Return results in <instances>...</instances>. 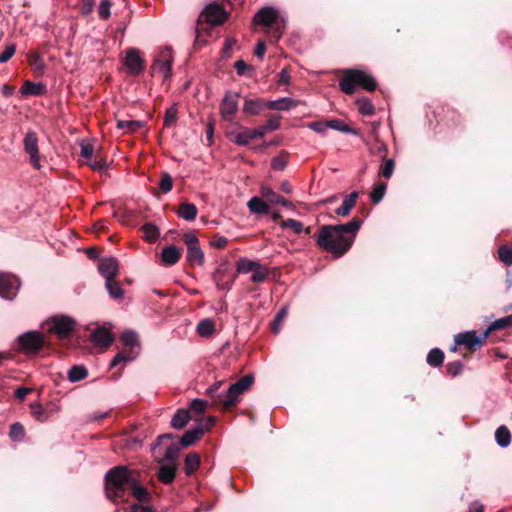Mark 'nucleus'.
<instances>
[{"instance_id":"nucleus-1","label":"nucleus","mask_w":512,"mask_h":512,"mask_svg":"<svg viewBox=\"0 0 512 512\" xmlns=\"http://www.w3.org/2000/svg\"><path fill=\"white\" fill-rule=\"evenodd\" d=\"M105 491L114 502L128 501L131 496L139 501L148 499V492L141 485L139 471L126 466H117L106 474Z\"/></svg>"},{"instance_id":"nucleus-2","label":"nucleus","mask_w":512,"mask_h":512,"mask_svg":"<svg viewBox=\"0 0 512 512\" xmlns=\"http://www.w3.org/2000/svg\"><path fill=\"white\" fill-rule=\"evenodd\" d=\"M362 221L352 219L347 224L323 226L316 238L317 245L335 257L343 256L352 246Z\"/></svg>"},{"instance_id":"nucleus-3","label":"nucleus","mask_w":512,"mask_h":512,"mask_svg":"<svg viewBox=\"0 0 512 512\" xmlns=\"http://www.w3.org/2000/svg\"><path fill=\"white\" fill-rule=\"evenodd\" d=\"M252 383L253 377L245 375L231 384L226 392H218L221 386V382H218L209 387L207 393L213 399L215 405H221L224 410H228L239 401L240 396L251 387Z\"/></svg>"},{"instance_id":"nucleus-4","label":"nucleus","mask_w":512,"mask_h":512,"mask_svg":"<svg viewBox=\"0 0 512 512\" xmlns=\"http://www.w3.org/2000/svg\"><path fill=\"white\" fill-rule=\"evenodd\" d=\"M253 23L263 27L271 35V42L276 43L286 30L287 20L278 9L265 6L254 15Z\"/></svg>"},{"instance_id":"nucleus-5","label":"nucleus","mask_w":512,"mask_h":512,"mask_svg":"<svg viewBox=\"0 0 512 512\" xmlns=\"http://www.w3.org/2000/svg\"><path fill=\"white\" fill-rule=\"evenodd\" d=\"M340 90L348 95L353 94L357 87L367 91H374L377 87L376 80L366 72L358 69H347L339 81Z\"/></svg>"},{"instance_id":"nucleus-6","label":"nucleus","mask_w":512,"mask_h":512,"mask_svg":"<svg viewBox=\"0 0 512 512\" xmlns=\"http://www.w3.org/2000/svg\"><path fill=\"white\" fill-rule=\"evenodd\" d=\"M45 325L49 333L55 334L58 339L63 340L70 337L76 322L69 316L56 315L47 320Z\"/></svg>"},{"instance_id":"nucleus-7","label":"nucleus","mask_w":512,"mask_h":512,"mask_svg":"<svg viewBox=\"0 0 512 512\" xmlns=\"http://www.w3.org/2000/svg\"><path fill=\"white\" fill-rule=\"evenodd\" d=\"M46 339L44 335L37 331H28L16 340L17 350L25 354H36L44 346Z\"/></svg>"},{"instance_id":"nucleus-8","label":"nucleus","mask_w":512,"mask_h":512,"mask_svg":"<svg viewBox=\"0 0 512 512\" xmlns=\"http://www.w3.org/2000/svg\"><path fill=\"white\" fill-rule=\"evenodd\" d=\"M124 350L118 353L111 361L110 367H116L120 363H127L135 358L134 349L138 347V336L133 331H124L121 335Z\"/></svg>"},{"instance_id":"nucleus-9","label":"nucleus","mask_w":512,"mask_h":512,"mask_svg":"<svg viewBox=\"0 0 512 512\" xmlns=\"http://www.w3.org/2000/svg\"><path fill=\"white\" fill-rule=\"evenodd\" d=\"M187 247L186 259L190 265L202 266L205 262V255L200 247V242L195 232H187L183 236Z\"/></svg>"},{"instance_id":"nucleus-10","label":"nucleus","mask_w":512,"mask_h":512,"mask_svg":"<svg viewBox=\"0 0 512 512\" xmlns=\"http://www.w3.org/2000/svg\"><path fill=\"white\" fill-rule=\"evenodd\" d=\"M172 62V50L168 47L159 49L151 66L152 74H161L163 79L170 78Z\"/></svg>"},{"instance_id":"nucleus-11","label":"nucleus","mask_w":512,"mask_h":512,"mask_svg":"<svg viewBox=\"0 0 512 512\" xmlns=\"http://www.w3.org/2000/svg\"><path fill=\"white\" fill-rule=\"evenodd\" d=\"M23 148L29 156L30 164L33 168L39 170L41 168V157L39 152V138L36 132L27 131L23 138Z\"/></svg>"},{"instance_id":"nucleus-12","label":"nucleus","mask_w":512,"mask_h":512,"mask_svg":"<svg viewBox=\"0 0 512 512\" xmlns=\"http://www.w3.org/2000/svg\"><path fill=\"white\" fill-rule=\"evenodd\" d=\"M215 424L214 417H207L203 419L198 425L186 431L181 437L180 443L183 447H187L195 443L207 431H209Z\"/></svg>"},{"instance_id":"nucleus-13","label":"nucleus","mask_w":512,"mask_h":512,"mask_svg":"<svg viewBox=\"0 0 512 512\" xmlns=\"http://www.w3.org/2000/svg\"><path fill=\"white\" fill-rule=\"evenodd\" d=\"M19 286V280L14 275L0 272V296L2 298L13 299Z\"/></svg>"},{"instance_id":"nucleus-14","label":"nucleus","mask_w":512,"mask_h":512,"mask_svg":"<svg viewBox=\"0 0 512 512\" xmlns=\"http://www.w3.org/2000/svg\"><path fill=\"white\" fill-rule=\"evenodd\" d=\"M124 65L130 75H139L144 69V60L140 56V52L136 48H130L126 51Z\"/></svg>"},{"instance_id":"nucleus-15","label":"nucleus","mask_w":512,"mask_h":512,"mask_svg":"<svg viewBox=\"0 0 512 512\" xmlns=\"http://www.w3.org/2000/svg\"><path fill=\"white\" fill-rule=\"evenodd\" d=\"M488 336H486V332L484 331L481 335H477L475 331H468L464 333H460L455 336V344L463 345L469 349L474 347H481Z\"/></svg>"},{"instance_id":"nucleus-16","label":"nucleus","mask_w":512,"mask_h":512,"mask_svg":"<svg viewBox=\"0 0 512 512\" xmlns=\"http://www.w3.org/2000/svg\"><path fill=\"white\" fill-rule=\"evenodd\" d=\"M206 22L215 26L223 24L227 19V13L219 4H210L202 12Z\"/></svg>"},{"instance_id":"nucleus-17","label":"nucleus","mask_w":512,"mask_h":512,"mask_svg":"<svg viewBox=\"0 0 512 512\" xmlns=\"http://www.w3.org/2000/svg\"><path fill=\"white\" fill-rule=\"evenodd\" d=\"M238 97L236 93H226L220 106V113L224 120L231 121L233 119L238 109Z\"/></svg>"},{"instance_id":"nucleus-18","label":"nucleus","mask_w":512,"mask_h":512,"mask_svg":"<svg viewBox=\"0 0 512 512\" xmlns=\"http://www.w3.org/2000/svg\"><path fill=\"white\" fill-rule=\"evenodd\" d=\"M98 270L106 281L112 280L119 273V263L113 257L102 258L99 261Z\"/></svg>"},{"instance_id":"nucleus-19","label":"nucleus","mask_w":512,"mask_h":512,"mask_svg":"<svg viewBox=\"0 0 512 512\" xmlns=\"http://www.w3.org/2000/svg\"><path fill=\"white\" fill-rule=\"evenodd\" d=\"M91 341L98 347L108 348L113 341V337L108 329L97 328L91 333Z\"/></svg>"},{"instance_id":"nucleus-20","label":"nucleus","mask_w":512,"mask_h":512,"mask_svg":"<svg viewBox=\"0 0 512 512\" xmlns=\"http://www.w3.org/2000/svg\"><path fill=\"white\" fill-rule=\"evenodd\" d=\"M260 194L264 199H266V202L271 204H278L284 207H288L290 205V202L287 199L276 193L270 187L262 186Z\"/></svg>"},{"instance_id":"nucleus-21","label":"nucleus","mask_w":512,"mask_h":512,"mask_svg":"<svg viewBox=\"0 0 512 512\" xmlns=\"http://www.w3.org/2000/svg\"><path fill=\"white\" fill-rule=\"evenodd\" d=\"M298 104L297 101L293 100L289 97L280 98L278 100L266 101L264 103L267 109L278 110V111H287L293 107H296Z\"/></svg>"},{"instance_id":"nucleus-22","label":"nucleus","mask_w":512,"mask_h":512,"mask_svg":"<svg viewBox=\"0 0 512 512\" xmlns=\"http://www.w3.org/2000/svg\"><path fill=\"white\" fill-rule=\"evenodd\" d=\"M197 214V207L194 204L188 202H182L177 210L178 217L186 221H194L197 217Z\"/></svg>"},{"instance_id":"nucleus-23","label":"nucleus","mask_w":512,"mask_h":512,"mask_svg":"<svg viewBox=\"0 0 512 512\" xmlns=\"http://www.w3.org/2000/svg\"><path fill=\"white\" fill-rule=\"evenodd\" d=\"M22 96H41L45 93V86L41 83L25 81L20 89Z\"/></svg>"},{"instance_id":"nucleus-24","label":"nucleus","mask_w":512,"mask_h":512,"mask_svg":"<svg viewBox=\"0 0 512 512\" xmlns=\"http://www.w3.org/2000/svg\"><path fill=\"white\" fill-rule=\"evenodd\" d=\"M162 261L169 266L176 264L181 257V250L173 245L167 246L161 253Z\"/></svg>"},{"instance_id":"nucleus-25","label":"nucleus","mask_w":512,"mask_h":512,"mask_svg":"<svg viewBox=\"0 0 512 512\" xmlns=\"http://www.w3.org/2000/svg\"><path fill=\"white\" fill-rule=\"evenodd\" d=\"M357 198H358V192H356V191L351 192L350 194L345 196L342 205L335 210V213L338 216L349 215L350 211L356 204Z\"/></svg>"},{"instance_id":"nucleus-26","label":"nucleus","mask_w":512,"mask_h":512,"mask_svg":"<svg viewBox=\"0 0 512 512\" xmlns=\"http://www.w3.org/2000/svg\"><path fill=\"white\" fill-rule=\"evenodd\" d=\"M176 467L173 463L162 464L158 471V478L165 484H170L175 479Z\"/></svg>"},{"instance_id":"nucleus-27","label":"nucleus","mask_w":512,"mask_h":512,"mask_svg":"<svg viewBox=\"0 0 512 512\" xmlns=\"http://www.w3.org/2000/svg\"><path fill=\"white\" fill-rule=\"evenodd\" d=\"M247 206H248L250 212L255 213V214L269 213V206H268L267 202L257 196L252 197L248 201Z\"/></svg>"},{"instance_id":"nucleus-28","label":"nucleus","mask_w":512,"mask_h":512,"mask_svg":"<svg viewBox=\"0 0 512 512\" xmlns=\"http://www.w3.org/2000/svg\"><path fill=\"white\" fill-rule=\"evenodd\" d=\"M512 327V315L493 321L485 330L486 336L489 337L490 333L496 330H503Z\"/></svg>"},{"instance_id":"nucleus-29","label":"nucleus","mask_w":512,"mask_h":512,"mask_svg":"<svg viewBox=\"0 0 512 512\" xmlns=\"http://www.w3.org/2000/svg\"><path fill=\"white\" fill-rule=\"evenodd\" d=\"M495 440L497 444L502 448H506L510 445L511 433L505 425H502L496 429Z\"/></svg>"},{"instance_id":"nucleus-30","label":"nucleus","mask_w":512,"mask_h":512,"mask_svg":"<svg viewBox=\"0 0 512 512\" xmlns=\"http://www.w3.org/2000/svg\"><path fill=\"white\" fill-rule=\"evenodd\" d=\"M109 296L114 300H122L124 297V290L122 289L119 281L112 279L105 283Z\"/></svg>"},{"instance_id":"nucleus-31","label":"nucleus","mask_w":512,"mask_h":512,"mask_svg":"<svg viewBox=\"0 0 512 512\" xmlns=\"http://www.w3.org/2000/svg\"><path fill=\"white\" fill-rule=\"evenodd\" d=\"M265 102L266 101H263V100H260V99L246 100L245 103H244L243 110L247 114L257 115V114H259L261 112V110L266 108L265 105H264Z\"/></svg>"},{"instance_id":"nucleus-32","label":"nucleus","mask_w":512,"mask_h":512,"mask_svg":"<svg viewBox=\"0 0 512 512\" xmlns=\"http://www.w3.org/2000/svg\"><path fill=\"white\" fill-rule=\"evenodd\" d=\"M358 111L363 116H372L375 113V107L372 102L365 97L356 100Z\"/></svg>"},{"instance_id":"nucleus-33","label":"nucleus","mask_w":512,"mask_h":512,"mask_svg":"<svg viewBox=\"0 0 512 512\" xmlns=\"http://www.w3.org/2000/svg\"><path fill=\"white\" fill-rule=\"evenodd\" d=\"M189 412L184 409H179L171 420V425L176 429L183 428L189 421Z\"/></svg>"},{"instance_id":"nucleus-34","label":"nucleus","mask_w":512,"mask_h":512,"mask_svg":"<svg viewBox=\"0 0 512 512\" xmlns=\"http://www.w3.org/2000/svg\"><path fill=\"white\" fill-rule=\"evenodd\" d=\"M230 136L231 140L238 145H247L252 139H254L251 133V129L248 128L240 132H232Z\"/></svg>"},{"instance_id":"nucleus-35","label":"nucleus","mask_w":512,"mask_h":512,"mask_svg":"<svg viewBox=\"0 0 512 512\" xmlns=\"http://www.w3.org/2000/svg\"><path fill=\"white\" fill-rule=\"evenodd\" d=\"M29 65L37 73H42L45 69V63L43 58L37 52H29L27 55Z\"/></svg>"},{"instance_id":"nucleus-36","label":"nucleus","mask_w":512,"mask_h":512,"mask_svg":"<svg viewBox=\"0 0 512 512\" xmlns=\"http://www.w3.org/2000/svg\"><path fill=\"white\" fill-rule=\"evenodd\" d=\"M88 371L84 366L75 365L68 371V380L72 383L85 379Z\"/></svg>"},{"instance_id":"nucleus-37","label":"nucleus","mask_w":512,"mask_h":512,"mask_svg":"<svg viewBox=\"0 0 512 512\" xmlns=\"http://www.w3.org/2000/svg\"><path fill=\"white\" fill-rule=\"evenodd\" d=\"M200 465V458L196 453H190L185 458L184 469L187 475L193 474Z\"/></svg>"},{"instance_id":"nucleus-38","label":"nucleus","mask_w":512,"mask_h":512,"mask_svg":"<svg viewBox=\"0 0 512 512\" xmlns=\"http://www.w3.org/2000/svg\"><path fill=\"white\" fill-rule=\"evenodd\" d=\"M259 262L253 261L247 258H241L237 262V271L239 273L247 274L249 272H253L256 268L259 267Z\"/></svg>"},{"instance_id":"nucleus-39","label":"nucleus","mask_w":512,"mask_h":512,"mask_svg":"<svg viewBox=\"0 0 512 512\" xmlns=\"http://www.w3.org/2000/svg\"><path fill=\"white\" fill-rule=\"evenodd\" d=\"M215 329V324L210 319H203L197 325V333L200 336L207 337L210 336Z\"/></svg>"},{"instance_id":"nucleus-40","label":"nucleus","mask_w":512,"mask_h":512,"mask_svg":"<svg viewBox=\"0 0 512 512\" xmlns=\"http://www.w3.org/2000/svg\"><path fill=\"white\" fill-rule=\"evenodd\" d=\"M386 188L387 185L385 182H378L374 185L373 190L370 193L371 201L374 204L379 203L383 199L386 193Z\"/></svg>"},{"instance_id":"nucleus-41","label":"nucleus","mask_w":512,"mask_h":512,"mask_svg":"<svg viewBox=\"0 0 512 512\" xmlns=\"http://www.w3.org/2000/svg\"><path fill=\"white\" fill-rule=\"evenodd\" d=\"M444 353L438 349H432L427 355V363L433 367H438L443 363Z\"/></svg>"},{"instance_id":"nucleus-42","label":"nucleus","mask_w":512,"mask_h":512,"mask_svg":"<svg viewBox=\"0 0 512 512\" xmlns=\"http://www.w3.org/2000/svg\"><path fill=\"white\" fill-rule=\"evenodd\" d=\"M9 436L13 441H22L25 436V429L23 425L19 422L12 424L10 427Z\"/></svg>"},{"instance_id":"nucleus-43","label":"nucleus","mask_w":512,"mask_h":512,"mask_svg":"<svg viewBox=\"0 0 512 512\" xmlns=\"http://www.w3.org/2000/svg\"><path fill=\"white\" fill-rule=\"evenodd\" d=\"M142 231H143L145 240H147L148 242H154L159 237L158 228L151 223L145 224L142 227Z\"/></svg>"},{"instance_id":"nucleus-44","label":"nucleus","mask_w":512,"mask_h":512,"mask_svg":"<svg viewBox=\"0 0 512 512\" xmlns=\"http://www.w3.org/2000/svg\"><path fill=\"white\" fill-rule=\"evenodd\" d=\"M32 416L38 421L44 422L48 418V414L44 407L39 403H33L30 405Z\"/></svg>"},{"instance_id":"nucleus-45","label":"nucleus","mask_w":512,"mask_h":512,"mask_svg":"<svg viewBox=\"0 0 512 512\" xmlns=\"http://www.w3.org/2000/svg\"><path fill=\"white\" fill-rule=\"evenodd\" d=\"M87 164L89 165V167L93 170H96V171H103L107 168V163L105 161V159L100 156V155H97L95 154L93 156V158H91Z\"/></svg>"},{"instance_id":"nucleus-46","label":"nucleus","mask_w":512,"mask_h":512,"mask_svg":"<svg viewBox=\"0 0 512 512\" xmlns=\"http://www.w3.org/2000/svg\"><path fill=\"white\" fill-rule=\"evenodd\" d=\"M498 256L501 262H503L505 265L510 266L512 265V248L509 246H501L498 249Z\"/></svg>"},{"instance_id":"nucleus-47","label":"nucleus","mask_w":512,"mask_h":512,"mask_svg":"<svg viewBox=\"0 0 512 512\" xmlns=\"http://www.w3.org/2000/svg\"><path fill=\"white\" fill-rule=\"evenodd\" d=\"M159 188L163 193H168L173 188V179L171 175L167 172H163L161 174V180L159 182Z\"/></svg>"},{"instance_id":"nucleus-48","label":"nucleus","mask_w":512,"mask_h":512,"mask_svg":"<svg viewBox=\"0 0 512 512\" xmlns=\"http://www.w3.org/2000/svg\"><path fill=\"white\" fill-rule=\"evenodd\" d=\"M117 127L126 132H134L142 127L140 121H118Z\"/></svg>"},{"instance_id":"nucleus-49","label":"nucleus","mask_w":512,"mask_h":512,"mask_svg":"<svg viewBox=\"0 0 512 512\" xmlns=\"http://www.w3.org/2000/svg\"><path fill=\"white\" fill-rule=\"evenodd\" d=\"M282 228H291L296 234L303 231V224L295 219H286L281 222Z\"/></svg>"},{"instance_id":"nucleus-50","label":"nucleus","mask_w":512,"mask_h":512,"mask_svg":"<svg viewBox=\"0 0 512 512\" xmlns=\"http://www.w3.org/2000/svg\"><path fill=\"white\" fill-rule=\"evenodd\" d=\"M268 276V271L266 268L262 267L260 264H259V267L256 268L253 273H252V276H251V281L254 282V283H259V282H263L266 280Z\"/></svg>"},{"instance_id":"nucleus-51","label":"nucleus","mask_w":512,"mask_h":512,"mask_svg":"<svg viewBox=\"0 0 512 512\" xmlns=\"http://www.w3.org/2000/svg\"><path fill=\"white\" fill-rule=\"evenodd\" d=\"M394 167H395V163L392 159L386 160L383 163V165L381 166V171H380L381 175L384 178L389 179L393 174Z\"/></svg>"},{"instance_id":"nucleus-52","label":"nucleus","mask_w":512,"mask_h":512,"mask_svg":"<svg viewBox=\"0 0 512 512\" xmlns=\"http://www.w3.org/2000/svg\"><path fill=\"white\" fill-rule=\"evenodd\" d=\"M80 146H81L80 155H81V157L85 158L88 162L95 155L93 146L90 143L85 142V141H82Z\"/></svg>"},{"instance_id":"nucleus-53","label":"nucleus","mask_w":512,"mask_h":512,"mask_svg":"<svg viewBox=\"0 0 512 512\" xmlns=\"http://www.w3.org/2000/svg\"><path fill=\"white\" fill-rule=\"evenodd\" d=\"M447 373L451 376L459 375L463 370V364L460 361H453L446 365Z\"/></svg>"},{"instance_id":"nucleus-54","label":"nucleus","mask_w":512,"mask_h":512,"mask_svg":"<svg viewBox=\"0 0 512 512\" xmlns=\"http://www.w3.org/2000/svg\"><path fill=\"white\" fill-rule=\"evenodd\" d=\"M111 2L109 0H102L98 7L99 17L102 19H108L110 16Z\"/></svg>"},{"instance_id":"nucleus-55","label":"nucleus","mask_w":512,"mask_h":512,"mask_svg":"<svg viewBox=\"0 0 512 512\" xmlns=\"http://www.w3.org/2000/svg\"><path fill=\"white\" fill-rule=\"evenodd\" d=\"M16 52V45L9 44L6 46L5 50L0 53V63H5L10 60Z\"/></svg>"},{"instance_id":"nucleus-56","label":"nucleus","mask_w":512,"mask_h":512,"mask_svg":"<svg viewBox=\"0 0 512 512\" xmlns=\"http://www.w3.org/2000/svg\"><path fill=\"white\" fill-rule=\"evenodd\" d=\"M211 246L217 249H223L228 244V239L222 235H214L210 242Z\"/></svg>"},{"instance_id":"nucleus-57","label":"nucleus","mask_w":512,"mask_h":512,"mask_svg":"<svg viewBox=\"0 0 512 512\" xmlns=\"http://www.w3.org/2000/svg\"><path fill=\"white\" fill-rule=\"evenodd\" d=\"M280 119V116H272L263 126L268 132L278 130L280 128Z\"/></svg>"},{"instance_id":"nucleus-58","label":"nucleus","mask_w":512,"mask_h":512,"mask_svg":"<svg viewBox=\"0 0 512 512\" xmlns=\"http://www.w3.org/2000/svg\"><path fill=\"white\" fill-rule=\"evenodd\" d=\"M287 165L286 155L282 154L272 159L271 166L274 170H283Z\"/></svg>"},{"instance_id":"nucleus-59","label":"nucleus","mask_w":512,"mask_h":512,"mask_svg":"<svg viewBox=\"0 0 512 512\" xmlns=\"http://www.w3.org/2000/svg\"><path fill=\"white\" fill-rule=\"evenodd\" d=\"M177 119V109L175 107H171L166 110L164 122L165 125L170 126L176 122Z\"/></svg>"},{"instance_id":"nucleus-60","label":"nucleus","mask_w":512,"mask_h":512,"mask_svg":"<svg viewBox=\"0 0 512 512\" xmlns=\"http://www.w3.org/2000/svg\"><path fill=\"white\" fill-rule=\"evenodd\" d=\"M207 407V403L204 400L201 399H194L191 402L190 409L196 413H202L205 411Z\"/></svg>"},{"instance_id":"nucleus-61","label":"nucleus","mask_w":512,"mask_h":512,"mask_svg":"<svg viewBox=\"0 0 512 512\" xmlns=\"http://www.w3.org/2000/svg\"><path fill=\"white\" fill-rule=\"evenodd\" d=\"M234 67L237 74L240 76L245 75L246 72L251 69V67L243 60H237L234 64Z\"/></svg>"},{"instance_id":"nucleus-62","label":"nucleus","mask_w":512,"mask_h":512,"mask_svg":"<svg viewBox=\"0 0 512 512\" xmlns=\"http://www.w3.org/2000/svg\"><path fill=\"white\" fill-rule=\"evenodd\" d=\"M326 127H330L335 130H339V131H343V132L349 131V128L347 127V125L343 124L340 120H330L326 123Z\"/></svg>"},{"instance_id":"nucleus-63","label":"nucleus","mask_w":512,"mask_h":512,"mask_svg":"<svg viewBox=\"0 0 512 512\" xmlns=\"http://www.w3.org/2000/svg\"><path fill=\"white\" fill-rule=\"evenodd\" d=\"M290 80H291L290 71L288 70V68H283L281 70V72L279 73L278 84L279 85H288L290 83Z\"/></svg>"},{"instance_id":"nucleus-64","label":"nucleus","mask_w":512,"mask_h":512,"mask_svg":"<svg viewBox=\"0 0 512 512\" xmlns=\"http://www.w3.org/2000/svg\"><path fill=\"white\" fill-rule=\"evenodd\" d=\"M178 453H179L178 446H170L167 448L164 457L166 460L174 461L177 458Z\"/></svg>"}]
</instances>
